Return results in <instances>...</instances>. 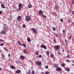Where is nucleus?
Segmentation results:
<instances>
[{
  "label": "nucleus",
  "mask_w": 74,
  "mask_h": 74,
  "mask_svg": "<svg viewBox=\"0 0 74 74\" xmlns=\"http://www.w3.org/2000/svg\"><path fill=\"white\" fill-rule=\"evenodd\" d=\"M59 45H55L54 47V48L55 50H59L60 49V47Z\"/></svg>",
  "instance_id": "1"
},
{
  "label": "nucleus",
  "mask_w": 74,
  "mask_h": 74,
  "mask_svg": "<svg viewBox=\"0 0 74 74\" xmlns=\"http://www.w3.org/2000/svg\"><path fill=\"white\" fill-rule=\"evenodd\" d=\"M31 17L30 16H27L26 17V21H28L30 20Z\"/></svg>",
  "instance_id": "2"
},
{
  "label": "nucleus",
  "mask_w": 74,
  "mask_h": 74,
  "mask_svg": "<svg viewBox=\"0 0 74 74\" xmlns=\"http://www.w3.org/2000/svg\"><path fill=\"white\" fill-rule=\"evenodd\" d=\"M36 63L38 66H41V61H37L36 62Z\"/></svg>",
  "instance_id": "3"
},
{
  "label": "nucleus",
  "mask_w": 74,
  "mask_h": 74,
  "mask_svg": "<svg viewBox=\"0 0 74 74\" xmlns=\"http://www.w3.org/2000/svg\"><path fill=\"white\" fill-rule=\"evenodd\" d=\"M18 8L19 10H21L23 8V6L21 3H20L19 5Z\"/></svg>",
  "instance_id": "4"
},
{
  "label": "nucleus",
  "mask_w": 74,
  "mask_h": 74,
  "mask_svg": "<svg viewBox=\"0 0 74 74\" xmlns=\"http://www.w3.org/2000/svg\"><path fill=\"white\" fill-rule=\"evenodd\" d=\"M38 14L40 15H42L43 14V12H42V11L41 10H39L38 12Z\"/></svg>",
  "instance_id": "5"
},
{
  "label": "nucleus",
  "mask_w": 74,
  "mask_h": 74,
  "mask_svg": "<svg viewBox=\"0 0 74 74\" xmlns=\"http://www.w3.org/2000/svg\"><path fill=\"white\" fill-rule=\"evenodd\" d=\"M20 58L21 60H23L25 59V57H24V56L22 55H21L20 56Z\"/></svg>",
  "instance_id": "6"
},
{
  "label": "nucleus",
  "mask_w": 74,
  "mask_h": 74,
  "mask_svg": "<svg viewBox=\"0 0 74 74\" xmlns=\"http://www.w3.org/2000/svg\"><path fill=\"white\" fill-rule=\"evenodd\" d=\"M32 30L34 33H37V31L36 30V29L34 28H32Z\"/></svg>",
  "instance_id": "7"
},
{
  "label": "nucleus",
  "mask_w": 74,
  "mask_h": 74,
  "mask_svg": "<svg viewBox=\"0 0 74 74\" xmlns=\"http://www.w3.org/2000/svg\"><path fill=\"white\" fill-rule=\"evenodd\" d=\"M40 47L42 48H44V49H47V47H46V46L44 45H41Z\"/></svg>",
  "instance_id": "8"
},
{
  "label": "nucleus",
  "mask_w": 74,
  "mask_h": 74,
  "mask_svg": "<svg viewBox=\"0 0 74 74\" xmlns=\"http://www.w3.org/2000/svg\"><path fill=\"white\" fill-rule=\"evenodd\" d=\"M56 71H61V70H62V69L60 67H57L56 68Z\"/></svg>",
  "instance_id": "9"
},
{
  "label": "nucleus",
  "mask_w": 74,
  "mask_h": 74,
  "mask_svg": "<svg viewBox=\"0 0 74 74\" xmlns=\"http://www.w3.org/2000/svg\"><path fill=\"white\" fill-rule=\"evenodd\" d=\"M21 71L20 70H17L16 71V74H19L20 73H21Z\"/></svg>",
  "instance_id": "10"
},
{
  "label": "nucleus",
  "mask_w": 74,
  "mask_h": 74,
  "mask_svg": "<svg viewBox=\"0 0 74 74\" xmlns=\"http://www.w3.org/2000/svg\"><path fill=\"white\" fill-rule=\"evenodd\" d=\"M21 18H22V16H19L17 18V19L18 21H21Z\"/></svg>",
  "instance_id": "11"
},
{
  "label": "nucleus",
  "mask_w": 74,
  "mask_h": 74,
  "mask_svg": "<svg viewBox=\"0 0 74 74\" xmlns=\"http://www.w3.org/2000/svg\"><path fill=\"white\" fill-rule=\"evenodd\" d=\"M1 34H4L6 33V32L5 31H2L1 32Z\"/></svg>",
  "instance_id": "12"
},
{
  "label": "nucleus",
  "mask_w": 74,
  "mask_h": 74,
  "mask_svg": "<svg viewBox=\"0 0 74 74\" xmlns=\"http://www.w3.org/2000/svg\"><path fill=\"white\" fill-rule=\"evenodd\" d=\"M65 70L67 71H70V68H68L67 67H66L65 68Z\"/></svg>",
  "instance_id": "13"
},
{
  "label": "nucleus",
  "mask_w": 74,
  "mask_h": 74,
  "mask_svg": "<svg viewBox=\"0 0 74 74\" xmlns=\"http://www.w3.org/2000/svg\"><path fill=\"white\" fill-rule=\"evenodd\" d=\"M39 54V52L38 51H36L35 52V54L36 55H38Z\"/></svg>",
  "instance_id": "14"
},
{
  "label": "nucleus",
  "mask_w": 74,
  "mask_h": 74,
  "mask_svg": "<svg viewBox=\"0 0 74 74\" xmlns=\"http://www.w3.org/2000/svg\"><path fill=\"white\" fill-rule=\"evenodd\" d=\"M23 52L24 53L26 54L27 53V51L26 50H24Z\"/></svg>",
  "instance_id": "15"
},
{
  "label": "nucleus",
  "mask_w": 74,
  "mask_h": 74,
  "mask_svg": "<svg viewBox=\"0 0 74 74\" xmlns=\"http://www.w3.org/2000/svg\"><path fill=\"white\" fill-rule=\"evenodd\" d=\"M1 6L3 8H5V6H4V5L3 4H1Z\"/></svg>",
  "instance_id": "16"
},
{
  "label": "nucleus",
  "mask_w": 74,
  "mask_h": 74,
  "mask_svg": "<svg viewBox=\"0 0 74 74\" xmlns=\"http://www.w3.org/2000/svg\"><path fill=\"white\" fill-rule=\"evenodd\" d=\"M18 43V44H19V45H22V44H21V42H19V41H18L17 42Z\"/></svg>",
  "instance_id": "17"
},
{
  "label": "nucleus",
  "mask_w": 74,
  "mask_h": 74,
  "mask_svg": "<svg viewBox=\"0 0 74 74\" xmlns=\"http://www.w3.org/2000/svg\"><path fill=\"white\" fill-rule=\"evenodd\" d=\"M4 30L6 32L8 30V27H6L4 29Z\"/></svg>",
  "instance_id": "18"
},
{
  "label": "nucleus",
  "mask_w": 74,
  "mask_h": 74,
  "mask_svg": "<svg viewBox=\"0 0 74 74\" xmlns=\"http://www.w3.org/2000/svg\"><path fill=\"white\" fill-rule=\"evenodd\" d=\"M10 67L11 68V69H15V67L13 66H10Z\"/></svg>",
  "instance_id": "19"
},
{
  "label": "nucleus",
  "mask_w": 74,
  "mask_h": 74,
  "mask_svg": "<svg viewBox=\"0 0 74 74\" xmlns=\"http://www.w3.org/2000/svg\"><path fill=\"white\" fill-rule=\"evenodd\" d=\"M28 8H32V5L30 4H29L28 5Z\"/></svg>",
  "instance_id": "20"
},
{
  "label": "nucleus",
  "mask_w": 74,
  "mask_h": 74,
  "mask_svg": "<svg viewBox=\"0 0 74 74\" xmlns=\"http://www.w3.org/2000/svg\"><path fill=\"white\" fill-rule=\"evenodd\" d=\"M21 46H23V47H24L25 48H26V45H25V44H22V45H21Z\"/></svg>",
  "instance_id": "21"
},
{
  "label": "nucleus",
  "mask_w": 74,
  "mask_h": 74,
  "mask_svg": "<svg viewBox=\"0 0 74 74\" xmlns=\"http://www.w3.org/2000/svg\"><path fill=\"white\" fill-rule=\"evenodd\" d=\"M66 66L65 64H64V63H63L62 64V67H64V66Z\"/></svg>",
  "instance_id": "22"
},
{
  "label": "nucleus",
  "mask_w": 74,
  "mask_h": 74,
  "mask_svg": "<svg viewBox=\"0 0 74 74\" xmlns=\"http://www.w3.org/2000/svg\"><path fill=\"white\" fill-rule=\"evenodd\" d=\"M31 71H29L27 72V74H30Z\"/></svg>",
  "instance_id": "23"
},
{
  "label": "nucleus",
  "mask_w": 74,
  "mask_h": 74,
  "mask_svg": "<svg viewBox=\"0 0 74 74\" xmlns=\"http://www.w3.org/2000/svg\"><path fill=\"white\" fill-rule=\"evenodd\" d=\"M42 17H43V18H46V16H45V15H42Z\"/></svg>",
  "instance_id": "24"
},
{
  "label": "nucleus",
  "mask_w": 74,
  "mask_h": 74,
  "mask_svg": "<svg viewBox=\"0 0 74 74\" xmlns=\"http://www.w3.org/2000/svg\"><path fill=\"white\" fill-rule=\"evenodd\" d=\"M27 40L28 42H30V38H27Z\"/></svg>",
  "instance_id": "25"
},
{
  "label": "nucleus",
  "mask_w": 74,
  "mask_h": 74,
  "mask_svg": "<svg viewBox=\"0 0 74 74\" xmlns=\"http://www.w3.org/2000/svg\"><path fill=\"white\" fill-rule=\"evenodd\" d=\"M50 56H51V58H53V56H54V55L53 54H51L50 55Z\"/></svg>",
  "instance_id": "26"
},
{
  "label": "nucleus",
  "mask_w": 74,
  "mask_h": 74,
  "mask_svg": "<svg viewBox=\"0 0 74 74\" xmlns=\"http://www.w3.org/2000/svg\"><path fill=\"white\" fill-rule=\"evenodd\" d=\"M54 66L55 67H57V66H58V64H54Z\"/></svg>",
  "instance_id": "27"
},
{
  "label": "nucleus",
  "mask_w": 74,
  "mask_h": 74,
  "mask_svg": "<svg viewBox=\"0 0 74 74\" xmlns=\"http://www.w3.org/2000/svg\"><path fill=\"white\" fill-rule=\"evenodd\" d=\"M23 27L24 28H25V27H26V25H25V24H23Z\"/></svg>",
  "instance_id": "28"
},
{
  "label": "nucleus",
  "mask_w": 74,
  "mask_h": 74,
  "mask_svg": "<svg viewBox=\"0 0 74 74\" xmlns=\"http://www.w3.org/2000/svg\"><path fill=\"white\" fill-rule=\"evenodd\" d=\"M45 74H49V72L47 71L45 72Z\"/></svg>",
  "instance_id": "29"
},
{
  "label": "nucleus",
  "mask_w": 74,
  "mask_h": 74,
  "mask_svg": "<svg viewBox=\"0 0 74 74\" xmlns=\"http://www.w3.org/2000/svg\"><path fill=\"white\" fill-rule=\"evenodd\" d=\"M1 55L2 56V58H4L5 57L4 56V55H3V54H1Z\"/></svg>",
  "instance_id": "30"
},
{
  "label": "nucleus",
  "mask_w": 74,
  "mask_h": 74,
  "mask_svg": "<svg viewBox=\"0 0 74 74\" xmlns=\"http://www.w3.org/2000/svg\"><path fill=\"white\" fill-rule=\"evenodd\" d=\"M66 62L68 63H70V61H69V60H67Z\"/></svg>",
  "instance_id": "31"
},
{
  "label": "nucleus",
  "mask_w": 74,
  "mask_h": 74,
  "mask_svg": "<svg viewBox=\"0 0 74 74\" xmlns=\"http://www.w3.org/2000/svg\"><path fill=\"white\" fill-rule=\"evenodd\" d=\"M72 1V4H74V0H71Z\"/></svg>",
  "instance_id": "32"
},
{
  "label": "nucleus",
  "mask_w": 74,
  "mask_h": 74,
  "mask_svg": "<svg viewBox=\"0 0 74 74\" xmlns=\"http://www.w3.org/2000/svg\"><path fill=\"white\" fill-rule=\"evenodd\" d=\"M16 63H17L18 64V63H20V62H19L18 61H16Z\"/></svg>",
  "instance_id": "33"
},
{
  "label": "nucleus",
  "mask_w": 74,
  "mask_h": 74,
  "mask_svg": "<svg viewBox=\"0 0 74 74\" xmlns=\"http://www.w3.org/2000/svg\"><path fill=\"white\" fill-rule=\"evenodd\" d=\"M35 74V73L34 72V71H33L32 72V74Z\"/></svg>",
  "instance_id": "34"
},
{
  "label": "nucleus",
  "mask_w": 74,
  "mask_h": 74,
  "mask_svg": "<svg viewBox=\"0 0 74 74\" xmlns=\"http://www.w3.org/2000/svg\"><path fill=\"white\" fill-rule=\"evenodd\" d=\"M63 18H61L60 19V22H63Z\"/></svg>",
  "instance_id": "35"
},
{
  "label": "nucleus",
  "mask_w": 74,
  "mask_h": 74,
  "mask_svg": "<svg viewBox=\"0 0 74 74\" xmlns=\"http://www.w3.org/2000/svg\"><path fill=\"white\" fill-rule=\"evenodd\" d=\"M54 42H56V39L55 38V37H54Z\"/></svg>",
  "instance_id": "36"
},
{
  "label": "nucleus",
  "mask_w": 74,
  "mask_h": 74,
  "mask_svg": "<svg viewBox=\"0 0 74 74\" xmlns=\"http://www.w3.org/2000/svg\"><path fill=\"white\" fill-rule=\"evenodd\" d=\"M66 31H65V30H63V33H65V32Z\"/></svg>",
  "instance_id": "37"
},
{
  "label": "nucleus",
  "mask_w": 74,
  "mask_h": 74,
  "mask_svg": "<svg viewBox=\"0 0 74 74\" xmlns=\"http://www.w3.org/2000/svg\"><path fill=\"white\" fill-rule=\"evenodd\" d=\"M67 58H70V55L68 54L67 55Z\"/></svg>",
  "instance_id": "38"
},
{
  "label": "nucleus",
  "mask_w": 74,
  "mask_h": 74,
  "mask_svg": "<svg viewBox=\"0 0 74 74\" xmlns=\"http://www.w3.org/2000/svg\"><path fill=\"white\" fill-rule=\"evenodd\" d=\"M55 35L56 36H57V37H59V35L58 34H55Z\"/></svg>",
  "instance_id": "39"
},
{
  "label": "nucleus",
  "mask_w": 74,
  "mask_h": 74,
  "mask_svg": "<svg viewBox=\"0 0 74 74\" xmlns=\"http://www.w3.org/2000/svg\"><path fill=\"white\" fill-rule=\"evenodd\" d=\"M39 58H42V56H41V55H39Z\"/></svg>",
  "instance_id": "40"
},
{
  "label": "nucleus",
  "mask_w": 74,
  "mask_h": 74,
  "mask_svg": "<svg viewBox=\"0 0 74 74\" xmlns=\"http://www.w3.org/2000/svg\"><path fill=\"white\" fill-rule=\"evenodd\" d=\"M53 31H55V30H56V29H55V27H53Z\"/></svg>",
  "instance_id": "41"
},
{
  "label": "nucleus",
  "mask_w": 74,
  "mask_h": 74,
  "mask_svg": "<svg viewBox=\"0 0 74 74\" xmlns=\"http://www.w3.org/2000/svg\"><path fill=\"white\" fill-rule=\"evenodd\" d=\"M2 13H3V12H2V11H0V15H1V14Z\"/></svg>",
  "instance_id": "42"
},
{
  "label": "nucleus",
  "mask_w": 74,
  "mask_h": 74,
  "mask_svg": "<svg viewBox=\"0 0 74 74\" xmlns=\"http://www.w3.org/2000/svg\"><path fill=\"white\" fill-rule=\"evenodd\" d=\"M45 68L46 69H48V66H45Z\"/></svg>",
  "instance_id": "43"
},
{
  "label": "nucleus",
  "mask_w": 74,
  "mask_h": 74,
  "mask_svg": "<svg viewBox=\"0 0 74 74\" xmlns=\"http://www.w3.org/2000/svg\"><path fill=\"white\" fill-rule=\"evenodd\" d=\"M65 42H66V44H67V40H66V39H65Z\"/></svg>",
  "instance_id": "44"
},
{
  "label": "nucleus",
  "mask_w": 74,
  "mask_h": 74,
  "mask_svg": "<svg viewBox=\"0 0 74 74\" xmlns=\"http://www.w3.org/2000/svg\"><path fill=\"white\" fill-rule=\"evenodd\" d=\"M68 23H70V20H68Z\"/></svg>",
  "instance_id": "45"
},
{
  "label": "nucleus",
  "mask_w": 74,
  "mask_h": 74,
  "mask_svg": "<svg viewBox=\"0 0 74 74\" xmlns=\"http://www.w3.org/2000/svg\"><path fill=\"white\" fill-rule=\"evenodd\" d=\"M4 45V44L3 43H2L1 45V46H3V45Z\"/></svg>",
  "instance_id": "46"
},
{
  "label": "nucleus",
  "mask_w": 74,
  "mask_h": 74,
  "mask_svg": "<svg viewBox=\"0 0 74 74\" xmlns=\"http://www.w3.org/2000/svg\"><path fill=\"white\" fill-rule=\"evenodd\" d=\"M4 41V40H2V39H0V41H2L3 42Z\"/></svg>",
  "instance_id": "47"
},
{
  "label": "nucleus",
  "mask_w": 74,
  "mask_h": 74,
  "mask_svg": "<svg viewBox=\"0 0 74 74\" xmlns=\"http://www.w3.org/2000/svg\"><path fill=\"white\" fill-rule=\"evenodd\" d=\"M47 55H49V52H47Z\"/></svg>",
  "instance_id": "48"
},
{
  "label": "nucleus",
  "mask_w": 74,
  "mask_h": 74,
  "mask_svg": "<svg viewBox=\"0 0 74 74\" xmlns=\"http://www.w3.org/2000/svg\"><path fill=\"white\" fill-rule=\"evenodd\" d=\"M71 36H70L69 37V39H70V38H71Z\"/></svg>",
  "instance_id": "49"
},
{
  "label": "nucleus",
  "mask_w": 74,
  "mask_h": 74,
  "mask_svg": "<svg viewBox=\"0 0 74 74\" xmlns=\"http://www.w3.org/2000/svg\"><path fill=\"white\" fill-rule=\"evenodd\" d=\"M8 56H10V54H9L8 55Z\"/></svg>",
  "instance_id": "50"
},
{
  "label": "nucleus",
  "mask_w": 74,
  "mask_h": 74,
  "mask_svg": "<svg viewBox=\"0 0 74 74\" xmlns=\"http://www.w3.org/2000/svg\"><path fill=\"white\" fill-rule=\"evenodd\" d=\"M55 8H56V10H57V9L56 8V6H55Z\"/></svg>",
  "instance_id": "51"
},
{
  "label": "nucleus",
  "mask_w": 74,
  "mask_h": 74,
  "mask_svg": "<svg viewBox=\"0 0 74 74\" xmlns=\"http://www.w3.org/2000/svg\"><path fill=\"white\" fill-rule=\"evenodd\" d=\"M5 49V51H7V50L6 49Z\"/></svg>",
  "instance_id": "52"
},
{
  "label": "nucleus",
  "mask_w": 74,
  "mask_h": 74,
  "mask_svg": "<svg viewBox=\"0 0 74 74\" xmlns=\"http://www.w3.org/2000/svg\"><path fill=\"white\" fill-rule=\"evenodd\" d=\"M72 65L73 66H74V64H72Z\"/></svg>",
  "instance_id": "53"
},
{
  "label": "nucleus",
  "mask_w": 74,
  "mask_h": 74,
  "mask_svg": "<svg viewBox=\"0 0 74 74\" xmlns=\"http://www.w3.org/2000/svg\"><path fill=\"white\" fill-rule=\"evenodd\" d=\"M42 74H44V73H42Z\"/></svg>",
  "instance_id": "54"
},
{
  "label": "nucleus",
  "mask_w": 74,
  "mask_h": 74,
  "mask_svg": "<svg viewBox=\"0 0 74 74\" xmlns=\"http://www.w3.org/2000/svg\"><path fill=\"white\" fill-rule=\"evenodd\" d=\"M1 70V68L0 67V70Z\"/></svg>",
  "instance_id": "55"
},
{
  "label": "nucleus",
  "mask_w": 74,
  "mask_h": 74,
  "mask_svg": "<svg viewBox=\"0 0 74 74\" xmlns=\"http://www.w3.org/2000/svg\"><path fill=\"white\" fill-rule=\"evenodd\" d=\"M64 51V50H63V52Z\"/></svg>",
  "instance_id": "56"
},
{
  "label": "nucleus",
  "mask_w": 74,
  "mask_h": 74,
  "mask_svg": "<svg viewBox=\"0 0 74 74\" xmlns=\"http://www.w3.org/2000/svg\"><path fill=\"white\" fill-rule=\"evenodd\" d=\"M0 51H1V50H0Z\"/></svg>",
  "instance_id": "57"
},
{
  "label": "nucleus",
  "mask_w": 74,
  "mask_h": 74,
  "mask_svg": "<svg viewBox=\"0 0 74 74\" xmlns=\"http://www.w3.org/2000/svg\"><path fill=\"white\" fill-rule=\"evenodd\" d=\"M12 0V1H13V0Z\"/></svg>",
  "instance_id": "58"
}]
</instances>
